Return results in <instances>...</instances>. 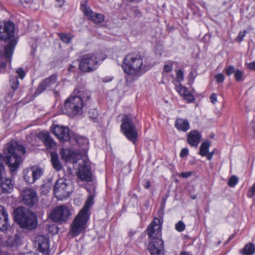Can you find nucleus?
I'll list each match as a JSON object with an SVG mask.
<instances>
[{"mask_svg":"<svg viewBox=\"0 0 255 255\" xmlns=\"http://www.w3.org/2000/svg\"><path fill=\"white\" fill-rule=\"evenodd\" d=\"M60 153L63 160L75 164L78 163L79 166L77 176L79 179L86 181L92 180L91 170L87 159L81 158L80 155L69 149H61Z\"/></svg>","mask_w":255,"mask_h":255,"instance_id":"nucleus-1","label":"nucleus"},{"mask_svg":"<svg viewBox=\"0 0 255 255\" xmlns=\"http://www.w3.org/2000/svg\"><path fill=\"white\" fill-rule=\"evenodd\" d=\"M6 163L11 172H15L22 162L21 154L26 153L25 148L16 141L8 143L4 149Z\"/></svg>","mask_w":255,"mask_h":255,"instance_id":"nucleus-2","label":"nucleus"},{"mask_svg":"<svg viewBox=\"0 0 255 255\" xmlns=\"http://www.w3.org/2000/svg\"><path fill=\"white\" fill-rule=\"evenodd\" d=\"M94 196L91 194L88 196L83 208L75 218L71 225V234L73 236H76L84 231L86 228L90 213V208L94 204Z\"/></svg>","mask_w":255,"mask_h":255,"instance_id":"nucleus-3","label":"nucleus"},{"mask_svg":"<svg viewBox=\"0 0 255 255\" xmlns=\"http://www.w3.org/2000/svg\"><path fill=\"white\" fill-rule=\"evenodd\" d=\"M147 235L151 241L147 249L151 255H164V244L161 239V227L155 221L151 222L146 230Z\"/></svg>","mask_w":255,"mask_h":255,"instance_id":"nucleus-4","label":"nucleus"},{"mask_svg":"<svg viewBox=\"0 0 255 255\" xmlns=\"http://www.w3.org/2000/svg\"><path fill=\"white\" fill-rule=\"evenodd\" d=\"M124 71L128 75L138 76L147 69L143 64L142 57L138 54L131 53L126 56L123 65Z\"/></svg>","mask_w":255,"mask_h":255,"instance_id":"nucleus-5","label":"nucleus"},{"mask_svg":"<svg viewBox=\"0 0 255 255\" xmlns=\"http://www.w3.org/2000/svg\"><path fill=\"white\" fill-rule=\"evenodd\" d=\"M14 220L23 228L32 230L37 225L36 215L23 207L16 208L13 212Z\"/></svg>","mask_w":255,"mask_h":255,"instance_id":"nucleus-6","label":"nucleus"},{"mask_svg":"<svg viewBox=\"0 0 255 255\" xmlns=\"http://www.w3.org/2000/svg\"><path fill=\"white\" fill-rule=\"evenodd\" d=\"M105 57L101 53H90L84 55L79 63V68L84 72H91L96 69Z\"/></svg>","mask_w":255,"mask_h":255,"instance_id":"nucleus-7","label":"nucleus"},{"mask_svg":"<svg viewBox=\"0 0 255 255\" xmlns=\"http://www.w3.org/2000/svg\"><path fill=\"white\" fill-rule=\"evenodd\" d=\"M135 118L128 115H124L121 126V130L127 138L135 144L138 136L137 131L133 121Z\"/></svg>","mask_w":255,"mask_h":255,"instance_id":"nucleus-8","label":"nucleus"},{"mask_svg":"<svg viewBox=\"0 0 255 255\" xmlns=\"http://www.w3.org/2000/svg\"><path fill=\"white\" fill-rule=\"evenodd\" d=\"M84 107L80 95L71 96L65 102V113L70 116L81 114Z\"/></svg>","mask_w":255,"mask_h":255,"instance_id":"nucleus-9","label":"nucleus"},{"mask_svg":"<svg viewBox=\"0 0 255 255\" xmlns=\"http://www.w3.org/2000/svg\"><path fill=\"white\" fill-rule=\"evenodd\" d=\"M70 215L69 209L66 206L60 205L53 209L50 217L55 222L62 223L66 222Z\"/></svg>","mask_w":255,"mask_h":255,"instance_id":"nucleus-10","label":"nucleus"},{"mask_svg":"<svg viewBox=\"0 0 255 255\" xmlns=\"http://www.w3.org/2000/svg\"><path fill=\"white\" fill-rule=\"evenodd\" d=\"M43 170L36 166L26 168L23 171V179L27 183H33L43 174Z\"/></svg>","mask_w":255,"mask_h":255,"instance_id":"nucleus-11","label":"nucleus"},{"mask_svg":"<svg viewBox=\"0 0 255 255\" xmlns=\"http://www.w3.org/2000/svg\"><path fill=\"white\" fill-rule=\"evenodd\" d=\"M16 43L17 41L15 39L10 40L8 44L4 48L3 55H2V49H1V53H0V69H3L6 66V63L4 59L9 62H11V57Z\"/></svg>","mask_w":255,"mask_h":255,"instance_id":"nucleus-12","label":"nucleus"},{"mask_svg":"<svg viewBox=\"0 0 255 255\" xmlns=\"http://www.w3.org/2000/svg\"><path fill=\"white\" fill-rule=\"evenodd\" d=\"M14 24L8 21L5 22L3 27L0 26V53L2 47V40L9 39L14 36Z\"/></svg>","mask_w":255,"mask_h":255,"instance_id":"nucleus-13","label":"nucleus"},{"mask_svg":"<svg viewBox=\"0 0 255 255\" xmlns=\"http://www.w3.org/2000/svg\"><path fill=\"white\" fill-rule=\"evenodd\" d=\"M68 186L63 179H59L57 180L54 187V193L56 197L62 199L69 196L70 191L68 190Z\"/></svg>","mask_w":255,"mask_h":255,"instance_id":"nucleus-14","label":"nucleus"},{"mask_svg":"<svg viewBox=\"0 0 255 255\" xmlns=\"http://www.w3.org/2000/svg\"><path fill=\"white\" fill-rule=\"evenodd\" d=\"M81 9L85 16L96 23H101L105 19L104 15L93 12L92 10L87 6L86 1L81 4Z\"/></svg>","mask_w":255,"mask_h":255,"instance_id":"nucleus-15","label":"nucleus"},{"mask_svg":"<svg viewBox=\"0 0 255 255\" xmlns=\"http://www.w3.org/2000/svg\"><path fill=\"white\" fill-rule=\"evenodd\" d=\"M21 195L23 204L29 207L33 206L38 201L36 192L31 188L23 190Z\"/></svg>","mask_w":255,"mask_h":255,"instance_id":"nucleus-16","label":"nucleus"},{"mask_svg":"<svg viewBox=\"0 0 255 255\" xmlns=\"http://www.w3.org/2000/svg\"><path fill=\"white\" fill-rule=\"evenodd\" d=\"M57 85V75H52L39 84L36 92L37 94H39L46 90H51Z\"/></svg>","mask_w":255,"mask_h":255,"instance_id":"nucleus-17","label":"nucleus"},{"mask_svg":"<svg viewBox=\"0 0 255 255\" xmlns=\"http://www.w3.org/2000/svg\"><path fill=\"white\" fill-rule=\"evenodd\" d=\"M53 132L60 141H68L70 138L71 132L68 127L56 126Z\"/></svg>","mask_w":255,"mask_h":255,"instance_id":"nucleus-18","label":"nucleus"},{"mask_svg":"<svg viewBox=\"0 0 255 255\" xmlns=\"http://www.w3.org/2000/svg\"><path fill=\"white\" fill-rule=\"evenodd\" d=\"M38 250L42 255H49V244L48 240L44 236H38L36 239Z\"/></svg>","mask_w":255,"mask_h":255,"instance_id":"nucleus-19","label":"nucleus"},{"mask_svg":"<svg viewBox=\"0 0 255 255\" xmlns=\"http://www.w3.org/2000/svg\"><path fill=\"white\" fill-rule=\"evenodd\" d=\"M9 226L8 214L5 208L0 206V230L6 231Z\"/></svg>","mask_w":255,"mask_h":255,"instance_id":"nucleus-20","label":"nucleus"},{"mask_svg":"<svg viewBox=\"0 0 255 255\" xmlns=\"http://www.w3.org/2000/svg\"><path fill=\"white\" fill-rule=\"evenodd\" d=\"M38 137L47 148H52L56 145V143L47 132H40L38 134Z\"/></svg>","mask_w":255,"mask_h":255,"instance_id":"nucleus-21","label":"nucleus"},{"mask_svg":"<svg viewBox=\"0 0 255 255\" xmlns=\"http://www.w3.org/2000/svg\"><path fill=\"white\" fill-rule=\"evenodd\" d=\"M201 138V134L197 130H192L187 135V141L192 146L197 147Z\"/></svg>","mask_w":255,"mask_h":255,"instance_id":"nucleus-22","label":"nucleus"},{"mask_svg":"<svg viewBox=\"0 0 255 255\" xmlns=\"http://www.w3.org/2000/svg\"><path fill=\"white\" fill-rule=\"evenodd\" d=\"M0 187L2 192L4 193H10L13 189V184L10 179L4 178V176L0 181Z\"/></svg>","mask_w":255,"mask_h":255,"instance_id":"nucleus-23","label":"nucleus"},{"mask_svg":"<svg viewBox=\"0 0 255 255\" xmlns=\"http://www.w3.org/2000/svg\"><path fill=\"white\" fill-rule=\"evenodd\" d=\"M175 127L180 131H186L190 128L189 123L187 120L178 118L175 123Z\"/></svg>","mask_w":255,"mask_h":255,"instance_id":"nucleus-24","label":"nucleus"},{"mask_svg":"<svg viewBox=\"0 0 255 255\" xmlns=\"http://www.w3.org/2000/svg\"><path fill=\"white\" fill-rule=\"evenodd\" d=\"M50 155L51 161L53 168L57 171H60L62 169V166L57 154L52 152L50 153Z\"/></svg>","mask_w":255,"mask_h":255,"instance_id":"nucleus-25","label":"nucleus"},{"mask_svg":"<svg viewBox=\"0 0 255 255\" xmlns=\"http://www.w3.org/2000/svg\"><path fill=\"white\" fill-rule=\"evenodd\" d=\"M241 252L243 255H253L255 252V246L252 243L248 244Z\"/></svg>","mask_w":255,"mask_h":255,"instance_id":"nucleus-26","label":"nucleus"},{"mask_svg":"<svg viewBox=\"0 0 255 255\" xmlns=\"http://www.w3.org/2000/svg\"><path fill=\"white\" fill-rule=\"evenodd\" d=\"M211 145L210 141L207 140L203 142L200 148L199 154L202 156H205L207 155V153H208L209 148Z\"/></svg>","mask_w":255,"mask_h":255,"instance_id":"nucleus-27","label":"nucleus"},{"mask_svg":"<svg viewBox=\"0 0 255 255\" xmlns=\"http://www.w3.org/2000/svg\"><path fill=\"white\" fill-rule=\"evenodd\" d=\"M77 143L80 146H82L84 151L87 150V146L89 143L88 139L83 136H79L76 139Z\"/></svg>","mask_w":255,"mask_h":255,"instance_id":"nucleus-28","label":"nucleus"},{"mask_svg":"<svg viewBox=\"0 0 255 255\" xmlns=\"http://www.w3.org/2000/svg\"><path fill=\"white\" fill-rule=\"evenodd\" d=\"M4 159L3 155L0 153V180L5 176V170L4 167Z\"/></svg>","mask_w":255,"mask_h":255,"instance_id":"nucleus-29","label":"nucleus"},{"mask_svg":"<svg viewBox=\"0 0 255 255\" xmlns=\"http://www.w3.org/2000/svg\"><path fill=\"white\" fill-rule=\"evenodd\" d=\"M59 36L60 37L61 40L66 43H70L73 38V36L70 34H65L63 33H59Z\"/></svg>","mask_w":255,"mask_h":255,"instance_id":"nucleus-30","label":"nucleus"},{"mask_svg":"<svg viewBox=\"0 0 255 255\" xmlns=\"http://www.w3.org/2000/svg\"><path fill=\"white\" fill-rule=\"evenodd\" d=\"M176 90L180 96L182 97L185 95V94L188 92L187 88L181 85L180 83L176 86Z\"/></svg>","mask_w":255,"mask_h":255,"instance_id":"nucleus-31","label":"nucleus"},{"mask_svg":"<svg viewBox=\"0 0 255 255\" xmlns=\"http://www.w3.org/2000/svg\"><path fill=\"white\" fill-rule=\"evenodd\" d=\"M10 82L11 83V88L13 90H16L18 87L19 82L18 80V78L16 77H11L10 79Z\"/></svg>","mask_w":255,"mask_h":255,"instance_id":"nucleus-32","label":"nucleus"},{"mask_svg":"<svg viewBox=\"0 0 255 255\" xmlns=\"http://www.w3.org/2000/svg\"><path fill=\"white\" fill-rule=\"evenodd\" d=\"M238 182V178L236 176L233 175L230 178L228 182V185L230 187H234L237 184Z\"/></svg>","mask_w":255,"mask_h":255,"instance_id":"nucleus-33","label":"nucleus"},{"mask_svg":"<svg viewBox=\"0 0 255 255\" xmlns=\"http://www.w3.org/2000/svg\"><path fill=\"white\" fill-rule=\"evenodd\" d=\"M185 228V225L182 221H179L175 225V229L178 232H182Z\"/></svg>","mask_w":255,"mask_h":255,"instance_id":"nucleus-34","label":"nucleus"},{"mask_svg":"<svg viewBox=\"0 0 255 255\" xmlns=\"http://www.w3.org/2000/svg\"><path fill=\"white\" fill-rule=\"evenodd\" d=\"M243 72L241 70H237L235 72V78L237 81H243Z\"/></svg>","mask_w":255,"mask_h":255,"instance_id":"nucleus-35","label":"nucleus"},{"mask_svg":"<svg viewBox=\"0 0 255 255\" xmlns=\"http://www.w3.org/2000/svg\"><path fill=\"white\" fill-rule=\"evenodd\" d=\"M247 33V31L246 30H244L243 31H241L239 33L238 37L236 38V41L240 43L243 41L244 39V38L246 36Z\"/></svg>","mask_w":255,"mask_h":255,"instance_id":"nucleus-36","label":"nucleus"},{"mask_svg":"<svg viewBox=\"0 0 255 255\" xmlns=\"http://www.w3.org/2000/svg\"><path fill=\"white\" fill-rule=\"evenodd\" d=\"M183 97L185 100L189 103L192 102L194 100L193 96L188 92Z\"/></svg>","mask_w":255,"mask_h":255,"instance_id":"nucleus-37","label":"nucleus"},{"mask_svg":"<svg viewBox=\"0 0 255 255\" xmlns=\"http://www.w3.org/2000/svg\"><path fill=\"white\" fill-rule=\"evenodd\" d=\"M255 195V183L251 187L248 193V196L250 198H252Z\"/></svg>","mask_w":255,"mask_h":255,"instance_id":"nucleus-38","label":"nucleus"},{"mask_svg":"<svg viewBox=\"0 0 255 255\" xmlns=\"http://www.w3.org/2000/svg\"><path fill=\"white\" fill-rule=\"evenodd\" d=\"M176 77L178 81L180 82L184 79L183 72L181 70H178L176 72Z\"/></svg>","mask_w":255,"mask_h":255,"instance_id":"nucleus-39","label":"nucleus"},{"mask_svg":"<svg viewBox=\"0 0 255 255\" xmlns=\"http://www.w3.org/2000/svg\"><path fill=\"white\" fill-rule=\"evenodd\" d=\"M215 79L218 83H222L225 78L223 74L220 73L215 76Z\"/></svg>","mask_w":255,"mask_h":255,"instance_id":"nucleus-40","label":"nucleus"},{"mask_svg":"<svg viewBox=\"0 0 255 255\" xmlns=\"http://www.w3.org/2000/svg\"><path fill=\"white\" fill-rule=\"evenodd\" d=\"M235 68L233 66H230L226 69V73L228 76L235 73Z\"/></svg>","mask_w":255,"mask_h":255,"instance_id":"nucleus-41","label":"nucleus"},{"mask_svg":"<svg viewBox=\"0 0 255 255\" xmlns=\"http://www.w3.org/2000/svg\"><path fill=\"white\" fill-rule=\"evenodd\" d=\"M16 72L18 74L19 77L20 79H22L23 78H24L25 76V73L24 72V70L22 68H18L16 70Z\"/></svg>","mask_w":255,"mask_h":255,"instance_id":"nucleus-42","label":"nucleus"},{"mask_svg":"<svg viewBox=\"0 0 255 255\" xmlns=\"http://www.w3.org/2000/svg\"><path fill=\"white\" fill-rule=\"evenodd\" d=\"M172 70V65L171 64H165L163 66V71L168 72Z\"/></svg>","mask_w":255,"mask_h":255,"instance_id":"nucleus-43","label":"nucleus"},{"mask_svg":"<svg viewBox=\"0 0 255 255\" xmlns=\"http://www.w3.org/2000/svg\"><path fill=\"white\" fill-rule=\"evenodd\" d=\"M188 154V149L187 148H184L182 149L180 152V156L181 157H184L187 156Z\"/></svg>","mask_w":255,"mask_h":255,"instance_id":"nucleus-44","label":"nucleus"},{"mask_svg":"<svg viewBox=\"0 0 255 255\" xmlns=\"http://www.w3.org/2000/svg\"><path fill=\"white\" fill-rule=\"evenodd\" d=\"M195 76L193 72H190L188 76L189 82L191 83H193Z\"/></svg>","mask_w":255,"mask_h":255,"instance_id":"nucleus-45","label":"nucleus"},{"mask_svg":"<svg viewBox=\"0 0 255 255\" xmlns=\"http://www.w3.org/2000/svg\"><path fill=\"white\" fill-rule=\"evenodd\" d=\"M210 99L211 102L213 104H215L216 103V102H217V101L216 94H212L210 96Z\"/></svg>","mask_w":255,"mask_h":255,"instance_id":"nucleus-46","label":"nucleus"},{"mask_svg":"<svg viewBox=\"0 0 255 255\" xmlns=\"http://www.w3.org/2000/svg\"><path fill=\"white\" fill-rule=\"evenodd\" d=\"M191 172H181L180 174V176L182 178H187L191 175Z\"/></svg>","mask_w":255,"mask_h":255,"instance_id":"nucleus-47","label":"nucleus"},{"mask_svg":"<svg viewBox=\"0 0 255 255\" xmlns=\"http://www.w3.org/2000/svg\"><path fill=\"white\" fill-rule=\"evenodd\" d=\"M248 67L251 70L255 71V61L253 62L248 63Z\"/></svg>","mask_w":255,"mask_h":255,"instance_id":"nucleus-48","label":"nucleus"},{"mask_svg":"<svg viewBox=\"0 0 255 255\" xmlns=\"http://www.w3.org/2000/svg\"><path fill=\"white\" fill-rule=\"evenodd\" d=\"M214 154V153L213 151L210 152H208V153H207V155L205 156L207 157V158L209 160H211L213 158V156Z\"/></svg>","mask_w":255,"mask_h":255,"instance_id":"nucleus-49","label":"nucleus"},{"mask_svg":"<svg viewBox=\"0 0 255 255\" xmlns=\"http://www.w3.org/2000/svg\"><path fill=\"white\" fill-rule=\"evenodd\" d=\"M14 237H15V239L16 241L15 243H13V245H17L19 243L20 239L17 235H15Z\"/></svg>","mask_w":255,"mask_h":255,"instance_id":"nucleus-50","label":"nucleus"},{"mask_svg":"<svg viewBox=\"0 0 255 255\" xmlns=\"http://www.w3.org/2000/svg\"><path fill=\"white\" fill-rule=\"evenodd\" d=\"M151 186L150 182L149 181H147L144 185V187L146 189L150 188Z\"/></svg>","mask_w":255,"mask_h":255,"instance_id":"nucleus-51","label":"nucleus"},{"mask_svg":"<svg viewBox=\"0 0 255 255\" xmlns=\"http://www.w3.org/2000/svg\"><path fill=\"white\" fill-rule=\"evenodd\" d=\"M75 66L74 65H73V64H71V65L69 66V68H68V70L69 71H73V68H74Z\"/></svg>","mask_w":255,"mask_h":255,"instance_id":"nucleus-52","label":"nucleus"},{"mask_svg":"<svg viewBox=\"0 0 255 255\" xmlns=\"http://www.w3.org/2000/svg\"><path fill=\"white\" fill-rule=\"evenodd\" d=\"M57 1L59 2L60 6L63 5L64 3V1L63 0H57Z\"/></svg>","mask_w":255,"mask_h":255,"instance_id":"nucleus-53","label":"nucleus"},{"mask_svg":"<svg viewBox=\"0 0 255 255\" xmlns=\"http://www.w3.org/2000/svg\"><path fill=\"white\" fill-rule=\"evenodd\" d=\"M180 255H190L187 252H182Z\"/></svg>","mask_w":255,"mask_h":255,"instance_id":"nucleus-54","label":"nucleus"},{"mask_svg":"<svg viewBox=\"0 0 255 255\" xmlns=\"http://www.w3.org/2000/svg\"><path fill=\"white\" fill-rule=\"evenodd\" d=\"M254 124H255V125L253 126V130H254V132H255V123Z\"/></svg>","mask_w":255,"mask_h":255,"instance_id":"nucleus-55","label":"nucleus"},{"mask_svg":"<svg viewBox=\"0 0 255 255\" xmlns=\"http://www.w3.org/2000/svg\"><path fill=\"white\" fill-rule=\"evenodd\" d=\"M191 198L192 199H195L196 197V196H192Z\"/></svg>","mask_w":255,"mask_h":255,"instance_id":"nucleus-56","label":"nucleus"},{"mask_svg":"<svg viewBox=\"0 0 255 255\" xmlns=\"http://www.w3.org/2000/svg\"><path fill=\"white\" fill-rule=\"evenodd\" d=\"M94 112L96 113V114H95V117H96L97 116V112L96 110Z\"/></svg>","mask_w":255,"mask_h":255,"instance_id":"nucleus-57","label":"nucleus"},{"mask_svg":"<svg viewBox=\"0 0 255 255\" xmlns=\"http://www.w3.org/2000/svg\"><path fill=\"white\" fill-rule=\"evenodd\" d=\"M1 180H0V181H1Z\"/></svg>","mask_w":255,"mask_h":255,"instance_id":"nucleus-58","label":"nucleus"}]
</instances>
